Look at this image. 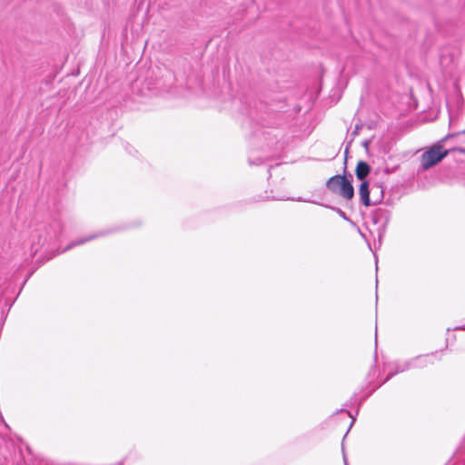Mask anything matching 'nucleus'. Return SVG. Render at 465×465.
Masks as SVG:
<instances>
[{
  "mask_svg": "<svg viewBox=\"0 0 465 465\" xmlns=\"http://www.w3.org/2000/svg\"><path fill=\"white\" fill-rule=\"evenodd\" d=\"M350 179L344 175H334L326 182V187L333 193L339 194L346 200H351L354 196V189L351 184L352 175L349 173Z\"/></svg>",
  "mask_w": 465,
  "mask_h": 465,
  "instance_id": "obj_2",
  "label": "nucleus"
},
{
  "mask_svg": "<svg viewBox=\"0 0 465 465\" xmlns=\"http://www.w3.org/2000/svg\"><path fill=\"white\" fill-rule=\"evenodd\" d=\"M384 172H385L387 174H389V173H392V172H393V170H390L389 168H386V169L384 170Z\"/></svg>",
  "mask_w": 465,
  "mask_h": 465,
  "instance_id": "obj_11",
  "label": "nucleus"
},
{
  "mask_svg": "<svg viewBox=\"0 0 465 465\" xmlns=\"http://www.w3.org/2000/svg\"><path fill=\"white\" fill-rule=\"evenodd\" d=\"M362 145H363L364 147H366V148H367V147L369 146V141H367V140H366V141H364V142L362 143Z\"/></svg>",
  "mask_w": 465,
  "mask_h": 465,
  "instance_id": "obj_10",
  "label": "nucleus"
},
{
  "mask_svg": "<svg viewBox=\"0 0 465 465\" xmlns=\"http://www.w3.org/2000/svg\"><path fill=\"white\" fill-rule=\"evenodd\" d=\"M371 191L374 193V191L378 192V196L375 197L373 195V200L371 199L370 193L371 191L369 189V183L367 181L361 182L359 188V194L361 202L365 206L376 205L380 203L383 199L384 188L380 184H373L371 187Z\"/></svg>",
  "mask_w": 465,
  "mask_h": 465,
  "instance_id": "obj_3",
  "label": "nucleus"
},
{
  "mask_svg": "<svg viewBox=\"0 0 465 465\" xmlns=\"http://www.w3.org/2000/svg\"><path fill=\"white\" fill-rule=\"evenodd\" d=\"M464 132L457 133V134H451L446 135L444 138H442L440 141L430 146L427 151H425L420 157V163L422 170L426 171L430 168L436 165L438 163H440L445 156H447L450 153H452L454 151H459L460 153H464L465 149L461 147H456V146H450V148L445 149L442 145V143H447L450 140L454 139L455 137L459 136L460 134H463Z\"/></svg>",
  "mask_w": 465,
  "mask_h": 465,
  "instance_id": "obj_1",
  "label": "nucleus"
},
{
  "mask_svg": "<svg viewBox=\"0 0 465 465\" xmlns=\"http://www.w3.org/2000/svg\"><path fill=\"white\" fill-rule=\"evenodd\" d=\"M370 173V165L366 162L359 161L355 170L357 179L363 182Z\"/></svg>",
  "mask_w": 465,
  "mask_h": 465,
  "instance_id": "obj_7",
  "label": "nucleus"
},
{
  "mask_svg": "<svg viewBox=\"0 0 465 465\" xmlns=\"http://www.w3.org/2000/svg\"><path fill=\"white\" fill-rule=\"evenodd\" d=\"M354 423V420H351V422L350 423V426H352Z\"/></svg>",
  "mask_w": 465,
  "mask_h": 465,
  "instance_id": "obj_15",
  "label": "nucleus"
},
{
  "mask_svg": "<svg viewBox=\"0 0 465 465\" xmlns=\"http://www.w3.org/2000/svg\"><path fill=\"white\" fill-rule=\"evenodd\" d=\"M437 360V352L426 355H420L411 360V361H406L402 367L398 368L394 372H391L385 381H389L395 373L404 371L411 367L422 368L427 364H432Z\"/></svg>",
  "mask_w": 465,
  "mask_h": 465,
  "instance_id": "obj_4",
  "label": "nucleus"
},
{
  "mask_svg": "<svg viewBox=\"0 0 465 465\" xmlns=\"http://www.w3.org/2000/svg\"><path fill=\"white\" fill-rule=\"evenodd\" d=\"M348 435V432H345V434L343 435V438H346Z\"/></svg>",
  "mask_w": 465,
  "mask_h": 465,
  "instance_id": "obj_16",
  "label": "nucleus"
},
{
  "mask_svg": "<svg viewBox=\"0 0 465 465\" xmlns=\"http://www.w3.org/2000/svg\"><path fill=\"white\" fill-rule=\"evenodd\" d=\"M348 435V432H345V434L343 435V438H346Z\"/></svg>",
  "mask_w": 465,
  "mask_h": 465,
  "instance_id": "obj_18",
  "label": "nucleus"
},
{
  "mask_svg": "<svg viewBox=\"0 0 465 465\" xmlns=\"http://www.w3.org/2000/svg\"><path fill=\"white\" fill-rule=\"evenodd\" d=\"M354 423V420H351V422L350 423V426H352Z\"/></svg>",
  "mask_w": 465,
  "mask_h": 465,
  "instance_id": "obj_14",
  "label": "nucleus"
},
{
  "mask_svg": "<svg viewBox=\"0 0 465 465\" xmlns=\"http://www.w3.org/2000/svg\"><path fill=\"white\" fill-rule=\"evenodd\" d=\"M342 450L344 451V450H343V449H342ZM343 460H344V462H345V465H347V460H346V456H345V454H344V453H343Z\"/></svg>",
  "mask_w": 465,
  "mask_h": 465,
  "instance_id": "obj_12",
  "label": "nucleus"
},
{
  "mask_svg": "<svg viewBox=\"0 0 465 465\" xmlns=\"http://www.w3.org/2000/svg\"><path fill=\"white\" fill-rule=\"evenodd\" d=\"M374 223L386 224L390 220V212L386 209L378 208L372 213Z\"/></svg>",
  "mask_w": 465,
  "mask_h": 465,
  "instance_id": "obj_6",
  "label": "nucleus"
},
{
  "mask_svg": "<svg viewBox=\"0 0 465 465\" xmlns=\"http://www.w3.org/2000/svg\"><path fill=\"white\" fill-rule=\"evenodd\" d=\"M348 435V432H345V434L343 435V438H346Z\"/></svg>",
  "mask_w": 465,
  "mask_h": 465,
  "instance_id": "obj_17",
  "label": "nucleus"
},
{
  "mask_svg": "<svg viewBox=\"0 0 465 465\" xmlns=\"http://www.w3.org/2000/svg\"><path fill=\"white\" fill-rule=\"evenodd\" d=\"M354 423V420H351V422L350 423V426H352Z\"/></svg>",
  "mask_w": 465,
  "mask_h": 465,
  "instance_id": "obj_13",
  "label": "nucleus"
},
{
  "mask_svg": "<svg viewBox=\"0 0 465 465\" xmlns=\"http://www.w3.org/2000/svg\"><path fill=\"white\" fill-rule=\"evenodd\" d=\"M110 232H112V231H101L97 233H94V234H91L89 235L88 237H84V238H81L77 241H74V242H72L71 243H69L63 251L62 252H64L70 249H72L73 247H75L77 245H80V244H83L86 242H89L91 240H94V239H96L98 237H102V236H105L107 234H109Z\"/></svg>",
  "mask_w": 465,
  "mask_h": 465,
  "instance_id": "obj_5",
  "label": "nucleus"
},
{
  "mask_svg": "<svg viewBox=\"0 0 465 465\" xmlns=\"http://www.w3.org/2000/svg\"><path fill=\"white\" fill-rule=\"evenodd\" d=\"M330 208L332 209L333 211H335L336 213H338L339 215L341 217H342L344 220H348V218L346 217L345 213L342 210H341L340 208H337V207H330Z\"/></svg>",
  "mask_w": 465,
  "mask_h": 465,
  "instance_id": "obj_8",
  "label": "nucleus"
},
{
  "mask_svg": "<svg viewBox=\"0 0 465 465\" xmlns=\"http://www.w3.org/2000/svg\"><path fill=\"white\" fill-rule=\"evenodd\" d=\"M361 128V125L356 124L354 130L351 132L352 139L359 134V131Z\"/></svg>",
  "mask_w": 465,
  "mask_h": 465,
  "instance_id": "obj_9",
  "label": "nucleus"
}]
</instances>
